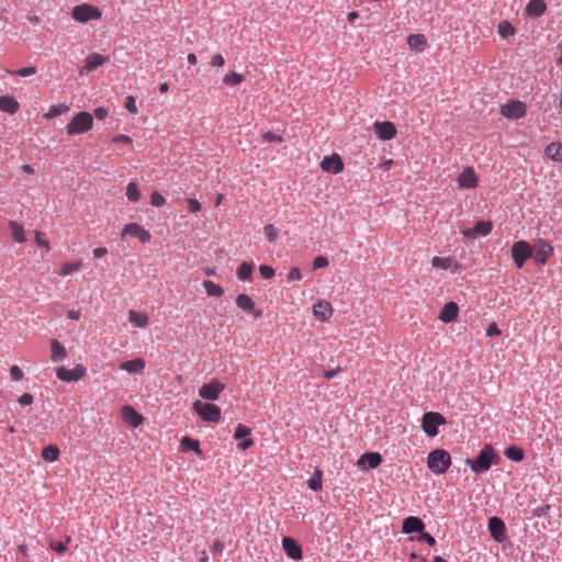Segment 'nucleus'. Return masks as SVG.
Instances as JSON below:
<instances>
[{
    "label": "nucleus",
    "mask_w": 562,
    "mask_h": 562,
    "mask_svg": "<svg viewBox=\"0 0 562 562\" xmlns=\"http://www.w3.org/2000/svg\"><path fill=\"white\" fill-rule=\"evenodd\" d=\"M497 454L494 449L486 445L480 451L479 456L474 459L468 458L465 463L471 468L474 473H483L490 470L493 461L497 459Z\"/></svg>",
    "instance_id": "1"
},
{
    "label": "nucleus",
    "mask_w": 562,
    "mask_h": 562,
    "mask_svg": "<svg viewBox=\"0 0 562 562\" xmlns=\"http://www.w3.org/2000/svg\"><path fill=\"white\" fill-rule=\"evenodd\" d=\"M450 464V453L443 449H435L427 457L428 469L436 474H443Z\"/></svg>",
    "instance_id": "2"
},
{
    "label": "nucleus",
    "mask_w": 562,
    "mask_h": 562,
    "mask_svg": "<svg viewBox=\"0 0 562 562\" xmlns=\"http://www.w3.org/2000/svg\"><path fill=\"white\" fill-rule=\"evenodd\" d=\"M93 124V115L89 112L81 111L72 116L66 126L67 135L74 136L82 134L91 130Z\"/></svg>",
    "instance_id": "3"
},
{
    "label": "nucleus",
    "mask_w": 562,
    "mask_h": 562,
    "mask_svg": "<svg viewBox=\"0 0 562 562\" xmlns=\"http://www.w3.org/2000/svg\"><path fill=\"white\" fill-rule=\"evenodd\" d=\"M71 16L74 20L80 23H87L91 20H99L102 16V12L95 5L83 3L72 8Z\"/></svg>",
    "instance_id": "4"
},
{
    "label": "nucleus",
    "mask_w": 562,
    "mask_h": 562,
    "mask_svg": "<svg viewBox=\"0 0 562 562\" xmlns=\"http://www.w3.org/2000/svg\"><path fill=\"white\" fill-rule=\"evenodd\" d=\"M533 248L526 240H518L512 246V258L515 266L520 269L529 258H532Z\"/></svg>",
    "instance_id": "5"
},
{
    "label": "nucleus",
    "mask_w": 562,
    "mask_h": 562,
    "mask_svg": "<svg viewBox=\"0 0 562 562\" xmlns=\"http://www.w3.org/2000/svg\"><path fill=\"white\" fill-rule=\"evenodd\" d=\"M447 423L446 418L437 412H426L422 418V428L429 437L438 435V427Z\"/></svg>",
    "instance_id": "6"
},
{
    "label": "nucleus",
    "mask_w": 562,
    "mask_h": 562,
    "mask_svg": "<svg viewBox=\"0 0 562 562\" xmlns=\"http://www.w3.org/2000/svg\"><path fill=\"white\" fill-rule=\"evenodd\" d=\"M193 407L199 416L205 422L217 423L221 419V408L215 404L195 401Z\"/></svg>",
    "instance_id": "7"
},
{
    "label": "nucleus",
    "mask_w": 562,
    "mask_h": 562,
    "mask_svg": "<svg viewBox=\"0 0 562 562\" xmlns=\"http://www.w3.org/2000/svg\"><path fill=\"white\" fill-rule=\"evenodd\" d=\"M532 248V259L539 266H544L554 252L552 245L542 238H538Z\"/></svg>",
    "instance_id": "8"
},
{
    "label": "nucleus",
    "mask_w": 562,
    "mask_h": 562,
    "mask_svg": "<svg viewBox=\"0 0 562 562\" xmlns=\"http://www.w3.org/2000/svg\"><path fill=\"white\" fill-rule=\"evenodd\" d=\"M527 106L519 100H510L501 106V114L508 120H518L526 115Z\"/></svg>",
    "instance_id": "9"
},
{
    "label": "nucleus",
    "mask_w": 562,
    "mask_h": 562,
    "mask_svg": "<svg viewBox=\"0 0 562 562\" xmlns=\"http://www.w3.org/2000/svg\"><path fill=\"white\" fill-rule=\"evenodd\" d=\"M487 528L491 537L497 543H504L507 540V528L503 519L493 516L488 519Z\"/></svg>",
    "instance_id": "10"
},
{
    "label": "nucleus",
    "mask_w": 562,
    "mask_h": 562,
    "mask_svg": "<svg viewBox=\"0 0 562 562\" xmlns=\"http://www.w3.org/2000/svg\"><path fill=\"white\" fill-rule=\"evenodd\" d=\"M87 369L82 364H77L72 370L61 366L56 369V376L64 382L79 381L86 374Z\"/></svg>",
    "instance_id": "11"
},
{
    "label": "nucleus",
    "mask_w": 562,
    "mask_h": 562,
    "mask_svg": "<svg viewBox=\"0 0 562 562\" xmlns=\"http://www.w3.org/2000/svg\"><path fill=\"white\" fill-rule=\"evenodd\" d=\"M225 389V385L218 380H213L210 383L203 384L199 390V395L204 400L215 401L218 398L220 393Z\"/></svg>",
    "instance_id": "12"
},
{
    "label": "nucleus",
    "mask_w": 562,
    "mask_h": 562,
    "mask_svg": "<svg viewBox=\"0 0 562 562\" xmlns=\"http://www.w3.org/2000/svg\"><path fill=\"white\" fill-rule=\"evenodd\" d=\"M321 168L326 172L337 175L342 171L344 162L339 155L334 154L323 158Z\"/></svg>",
    "instance_id": "13"
},
{
    "label": "nucleus",
    "mask_w": 562,
    "mask_h": 562,
    "mask_svg": "<svg viewBox=\"0 0 562 562\" xmlns=\"http://www.w3.org/2000/svg\"><path fill=\"white\" fill-rule=\"evenodd\" d=\"M460 189H474L477 186V177L472 167H467L457 178Z\"/></svg>",
    "instance_id": "14"
},
{
    "label": "nucleus",
    "mask_w": 562,
    "mask_h": 562,
    "mask_svg": "<svg viewBox=\"0 0 562 562\" xmlns=\"http://www.w3.org/2000/svg\"><path fill=\"white\" fill-rule=\"evenodd\" d=\"M130 235L138 238L142 243H148L151 239V235L148 231L143 228L137 223H130L125 225L122 231V236Z\"/></svg>",
    "instance_id": "15"
},
{
    "label": "nucleus",
    "mask_w": 562,
    "mask_h": 562,
    "mask_svg": "<svg viewBox=\"0 0 562 562\" xmlns=\"http://www.w3.org/2000/svg\"><path fill=\"white\" fill-rule=\"evenodd\" d=\"M493 229L491 221H477L472 228L465 229L463 235L467 238H475L476 236H487Z\"/></svg>",
    "instance_id": "16"
},
{
    "label": "nucleus",
    "mask_w": 562,
    "mask_h": 562,
    "mask_svg": "<svg viewBox=\"0 0 562 562\" xmlns=\"http://www.w3.org/2000/svg\"><path fill=\"white\" fill-rule=\"evenodd\" d=\"M282 548L286 555L292 560H301L303 558L301 546L291 537H284L282 539Z\"/></svg>",
    "instance_id": "17"
},
{
    "label": "nucleus",
    "mask_w": 562,
    "mask_h": 562,
    "mask_svg": "<svg viewBox=\"0 0 562 562\" xmlns=\"http://www.w3.org/2000/svg\"><path fill=\"white\" fill-rule=\"evenodd\" d=\"M374 126L380 139L390 140L396 135V127L392 122H375Z\"/></svg>",
    "instance_id": "18"
},
{
    "label": "nucleus",
    "mask_w": 562,
    "mask_h": 562,
    "mask_svg": "<svg viewBox=\"0 0 562 562\" xmlns=\"http://www.w3.org/2000/svg\"><path fill=\"white\" fill-rule=\"evenodd\" d=\"M458 314H459L458 304L453 301H450L443 305V307L441 308V311L439 313L438 318L442 323L448 324V323L453 322L458 317Z\"/></svg>",
    "instance_id": "19"
},
{
    "label": "nucleus",
    "mask_w": 562,
    "mask_h": 562,
    "mask_svg": "<svg viewBox=\"0 0 562 562\" xmlns=\"http://www.w3.org/2000/svg\"><path fill=\"white\" fill-rule=\"evenodd\" d=\"M236 305L241 311L254 314L256 318L261 316V312L255 310V302L247 294H238L236 297Z\"/></svg>",
    "instance_id": "20"
},
{
    "label": "nucleus",
    "mask_w": 562,
    "mask_h": 562,
    "mask_svg": "<svg viewBox=\"0 0 562 562\" xmlns=\"http://www.w3.org/2000/svg\"><path fill=\"white\" fill-rule=\"evenodd\" d=\"M313 313L316 318L327 321L331 317L334 308L327 301L321 300L313 305Z\"/></svg>",
    "instance_id": "21"
},
{
    "label": "nucleus",
    "mask_w": 562,
    "mask_h": 562,
    "mask_svg": "<svg viewBox=\"0 0 562 562\" xmlns=\"http://www.w3.org/2000/svg\"><path fill=\"white\" fill-rule=\"evenodd\" d=\"M425 525L419 517L409 516L403 520V532L404 533H414V532H423Z\"/></svg>",
    "instance_id": "22"
},
{
    "label": "nucleus",
    "mask_w": 562,
    "mask_h": 562,
    "mask_svg": "<svg viewBox=\"0 0 562 562\" xmlns=\"http://www.w3.org/2000/svg\"><path fill=\"white\" fill-rule=\"evenodd\" d=\"M383 459L379 452H366L359 460L358 465H367L369 469H375L382 463Z\"/></svg>",
    "instance_id": "23"
},
{
    "label": "nucleus",
    "mask_w": 562,
    "mask_h": 562,
    "mask_svg": "<svg viewBox=\"0 0 562 562\" xmlns=\"http://www.w3.org/2000/svg\"><path fill=\"white\" fill-rule=\"evenodd\" d=\"M122 417L126 423L131 424L134 427L139 426L144 420V417L130 405L123 406Z\"/></svg>",
    "instance_id": "24"
},
{
    "label": "nucleus",
    "mask_w": 562,
    "mask_h": 562,
    "mask_svg": "<svg viewBox=\"0 0 562 562\" xmlns=\"http://www.w3.org/2000/svg\"><path fill=\"white\" fill-rule=\"evenodd\" d=\"M547 10V4L543 0H530L526 5V12L529 16L539 18Z\"/></svg>",
    "instance_id": "25"
},
{
    "label": "nucleus",
    "mask_w": 562,
    "mask_h": 562,
    "mask_svg": "<svg viewBox=\"0 0 562 562\" xmlns=\"http://www.w3.org/2000/svg\"><path fill=\"white\" fill-rule=\"evenodd\" d=\"M19 108H20V104L13 97H10V95L0 97V111L12 115L19 111Z\"/></svg>",
    "instance_id": "26"
},
{
    "label": "nucleus",
    "mask_w": 562,
    "mask_h": 562,
    "mask_svg": "<svg viewBox=\"0 0 562 562\" xmlns=\"http://www.w3.org/2000/svg\"><path fill=\"white\" fill-rule=\"evenodd\" d=\"M50 359L53 362H60L67 357L66 348L57 339L50 340Z\"/></svg>",
    "instance_id": "27"
},
{
    "label": "nucleus",
    "mask_w": 562,
    "mask_h": 562,
    "mask_svg": "<svg viewBox=\"0 0 562 562\" xmlns=\"http://www.w3.org/2000/svg\"><path fill=\"white\" fill-rule=\"evenodd\" d=\"M106 60H108V58L104 57L103 55L93 53V54H90L89 56H87V58L85 60L83 68L87 71H92V70L97 69L98 67L102 66Z\"/></svg>",
    "instance_id": "28"
},
{
    "label": "nucleus",
    "mask_w": 562,
    "mask_h": 562,
    "mask_svg": "<svg viewBox=\"0 0 562 562\" xmlns=\"http://www.w3.org/2000/svg\"><path fill=\"white\" fill-rule=\"evenodd\" d=\"M145 368V361L142 358H135L121 363L120 369L128 373H139Z\"/></svg>",
    "instance_id": "29"
},
{
    "label": "nucleus",
    "mask_w": 562,
    "mask_h": 562,
    "mask_svg": "<svg viewBox=\"0 0 562 562\" xmlns=\"http://www.w3.org/2000/svg\"><path fill=\"white\" fill-rule=\"evenodd\" d=\"M546 156L557 162H562V143H550L544 149Z\"/></svg>",
    "instance_id": "30"
},
{
    "label": "nucleus",
    "mask_w": 562,
    "mask_h": 562,
    "mask_svg": "<svg viewBox=\"0 0 562 562\" xmlns=\"http://www.w3.org/2000/svg\"><path fill=\"white\" fill-rule=\"evenodd\" d=\"M128 322L135 327L143 328L148 324V316L144 313L131 310L128 312Z\"/></svg>",
    "instance_id": "31"
},
{
    "label": "nucleus",
    "mask_w": 562,
    "mask_h": 562,
    "mask_svg": "<svg viewBox=\"0 0 562 562\" xmlns=\"http://www.w3.org/2000/svg\"><path fill=\"white\" fill-rule=\"evenodd\" d=\"M407 44L411 48L422 52L426 46V37L423 34H411L407 37Z\"/></svg>",
    "instance_id": "32"
},
{
    "label": "nucleus",
    "mask_w": 562,
    "mask_h": 562,
    "mask_svg": "<svg viewBox=\"0 0 562 562\" xmlns=\"http://www.w3.org/2000/svg\"><path fill=\"white\" fill-rule=\"evenodd\" d=\"M504 456L512 461L520 462L524 460L525 453L520 447L513 445L505 449Z\"/></svg>",
    "instance_id": "33"
},
{
    "label": "nucleus",
    "mask_w": 562,
    "mask_h": 562,
    "mask_svg": "<svg viewBox=\"0 0 562 562\" xmlns=\"http://www.w3.org/2000/svg\"><path fill=\"white\" fill-rule=\"evenodd\" d=\"M9 228L12 238L18 243H24L26 240L24 228L14 221L9 222Z\"/></svg>",
    "instance_id": "34"
},
{
    "label": "nucleus",
    "mask_w": 562,
    "mask_h": 562,
    "mask_svg": "<svg viewBox=\"0 0 562 562\" xmlns=\"http://www.w3.org/2000/svg\"><path fill=\"white\" fill-rule=\"evenodd\" d=\"M182 451H194L198 454H202L200 449V442L190 437H183L180 441Z\"/></svg>",
    "instance_id": "35"
},
{
    "label": "nucleus",
    "mask_w": 562,
    "mask_h": 562,
    "mask_svg": "<svg viewBox=\"0 0 562 562\" xmlns=\"http://www.w3.org/2000/svg\"><path fill=\"white\" fill-rule=\"evenodd\" d=\"M203 288L209 296H222L224 294V290L220 284L214 283L211 280L203 281Z\"/></svg>",
    "instance_id": "36"
},
{
    "label": "nucleus",
    "mask_w": 562,
    "mask_h": 562,
    "mask_svg": "<svg viewBox=\"0 0 562 562\" xmlns=\"http://www.w3.org/2000/svg\"><path fill=\"white\" fill-rule=\"evenodd\" d=\"M255 265L252 262H243L237 269V278L241 281L250 279Z\"/></svg>",
    "instance_id": "37"
},
{
    "label": "nucleus",
    "mask_w": 562,
    "mask_h": 562,
    "mask_svg": "<svg viewBox=\"0 0 562 562\" xmlns=\"http://www.w3.org/2000/svg\"><path fill=\"white\" fill-rule=\"evenodd\" d=\"M322 480L323 472L319 469H316L314 474L307 481L308 488L314 492L319 491L322 488Z\"/></svg>",
    "instance_id": "38"
},
{
    "label": "nucleus",
    "mask_w": 562,
    "mask_h": 562,
    "mask_svg": "<svg viewBox=\"0 0 562 562\" xmlns=\"http://www.w3.org/2000/svg\"><path fill=\"white\" fill-rule=\"evenodd\" d=\"M58 456L59 449L54 445L46 446L42 451V458L45 461L54 462L57 460Z\"/></svg>",
    "instance_id": "39"
},
{
    "label": "nucleus",
    "mask_w": 562,
    "mask_h": 562,
    "mask_svg": "<svg viewBox=\"0 0 562 562\" xmlns=\"http://www.w3.org/2000/svg\"><path fill=\"white\" fill-rule=\"evenodd\" d=\"M68 110H69V108L65 103L53 104L49 108L48 112L45 114V117L50 120L53 117H56V116H59V115L66 113Z\"/></svg>",
    "instance_id": "40"
},
{
    "label": "nucleus",
    "mask_w": 562,
    "mask_h": 562,
    "mask_svg": "<svg viewBox=\"0 0 562 562\" xmlns=\"http://www.w3.org/2000/svg\"><path fill=\"white\" fill-rule=\"evenodd\" d=\"M126 198L131 202H137L140 199V191L136 182H130L126 187Z\"/></svg>",
    "instance_id": "41"
},
{
    "label": "nucleus",
    "mask_w": 562,
    "mask_h": 562,
    "mask_svg": "<svg viewBox=\"0 0 562 562\" xmlns=\"http://www.w3.org/2000/svg\"><path fill=\"white\" fill-rule=\"evenodd\" d=\"M243 81H244V76L238 72H235V71H232V72L225 75L223 78V82L226 86H231V87L238 86Z\"/></svg>",
    "instance_id": "42"
},
{
    "label": "nucleus",
    "mask_w": 562,
    "mask_h": 562,
    "mask_svg": "<svg viewBox=\"0 0 562 562\" xmlns=\"http://www.w3.org/2000/svg\"><path fill=\"white\" fill-rule=\"evenodd\" d=\"M71 542V537L66 536L64 541L55 542L50 541L49 547L57 553H64L67 550V546Z\"/></svg>",
    "instance_id": "43"
},
{
    "label": "nucleus",
    "mask_w": 562,
    "mask_h": 562,
    "mask_svg": "<svg viewBox=\"0 0 562 562\" xmlns=\"http://www.w3.org/2000/svg\"><path fill=\"white\" fill-rule=\"evenodd\" d=\"M498 33L503 38H506L509 35H514L515 29L509 22L503 21L498 24Z\"/></svg>",
    "instance_id": "44"
},
{
    "label": "nucleus",
    "mask_w": 562,
    "mask_h": 562,
    "mask_svg": "<svg viewBox=\"0 0 562 562\" xmlns=\"http://www.w3.org/2000/svg\"><path fill=\"white\" fill-rule=\"evenodd\" d=\"M81 267V262H66L63 265L61 274L69 276L75 271H78Z\"/></svg>",
    "instance_id": "45"
},
{
    "label": "nucleus",
    "mask_w": 562,
    "mask_h": 562,
    "mask_svg": "<svg viewBox=\"0 0 562 562\" xmlns=\"http://www.w3.org/2000/svg\"><path fill=\"white\" fill-rule=\"evenodd\" d=\"M251 432V429L243 424H238L236 429H235V434H234V438L235 439H243V438H246L250 435Z\"/></svg>",
    "instance_id": "46"
},
{
    "label": "nucleus",
    "mask_w": 562,
    "mask_h": 562,
    "mask_svg": "<svg viewBox=\"0 0 562 562\" xmlns=\"http://www.w3.org/2000/svg\"><path fill=\"white\" fill-rule=\"evenodd\" d=\"M551 506L549 504L540 505L532 509V516L540 518L549 515Z\"/></svg>",
    "instance_id": "47"
},
{
    "label": "nucleus",
    "mask_w": 562,
    "mask_h": 562,
    "mask_svg": "<svg viewBox=\"0 0 562 562\" xmlns=\"http://www.w3.org/2000/svg\"><path fill=\"white\" fill-rule=\"evenodd\" d=\"M10 74L12 75H18L20 77H29V76H33L36 74V68L33 67V66H30V67H23V68H20L15 71H10Z\"/></svg>",
    "instance_id": "48"
},
{
    "label": "nucleus",
    "mask_w": 562,
    "mask_h": 562,
    "mask_svg": "<svg viewBox=\"0 0 562 562\" xmlns=\"http://www.w3.org/2000/svg\"><path fill=\"white\" fill-rule=\"evenodd\" d=\"M166 203V199L157 191L150 195V204L156 207H160Z\"/></svg>",
    "instance_id": "49"
},
{
    "label": "nucleus",
    "mask_w": 562,
    "mask_h": 562,
    "mask_svg": "<svg viewBox=\"0 0 562 562\" xmlns=\"http://www.w3.org/2000/svg\"><path fill=\"white\" fill-rule=\"evenodd\" d=\"M265 234L269 241H274L278 237V229L272 225L268 224L263 227Z\"/></svg>",
    "instance_id": "50"
},
{
    "label": "nucleus",
    "mask_w": 562,
    "mask_h": 562,
    "mask_svg": "<svg viewBox=\"0 0 562 562\" xmlns=\"http://www.w3.org/2000/svg\"><path fill=\"white\" fill-rule=\"evenodd\" d=\"M124 108L130 112V113H137V106H136V100L133 95H127L126 99H125V103H124Z\"/></svg>",
    "instance_id": "51"
},
{
    "label": "nucleus",
    "mask_w": 562,
    "mask_h": 562,
    "mask_svg": "<svg viewBox=\"0 0 562 562\" xmlns=\"http://www.w3.org/2000/svg\"><path fill=\"white\" fill-rule=\"evenodd\" d=\"M329 265V261L326 257L318 256L313 260V270L326 268Z\"/></svg>",
    "instance_id": "52"
},
{
    "label": "nucleus",
    "mask_w": 562,
    "mask_h": 562,
    "mask_svg": "<svg viewBox=\"0 0 562 562\" xmlns=\"http://www.w3.org/2000/svg\"><path fill=\"white\" fill-rule=\"evenodd\" d=\"M259 272L263 279H270L274 276V269L267 265H261L259 267Z\"/></svg>",
    "instance_id": "53"
},
{
    "label": "nucleus",
    "mask_w": 562,
    "mask_h": 562,
    "mask_svg": "<svg viewBox=\"0 0 562 562\" xmlns=\"http://www.w3.org/2000/svg\"><path fill=\"white\" fill-rule=\"evenodd\" d=\"M10 375L13 381H20L23 379V372L18 366H12L10 368Z\"/></svg>",
    "instance_id": "54"
},
{
    "label": "nucleus",
    "mask_w": 562,
    "mask_h": 562,
    "mask_svg": "<svg viewBox=\"0 0 562 562\" xmlns=\"http://www.w3.org/2000/svg\"><path fill=\"white\" fill-rule=\"evenodd\" d=\"M302 279V272L299 268H292L288 274V281H300Z\"/></svg>",
    "instance_id": "55"
},
{
    "label": "nucleus",
    "mask_w": 562,
    "mask_h": 562,
    "mask_svg": "<svg viewBox=\"0 0 562 562\" xmlns=\"http://www.w3.org/2000/svg\"><path fill=\"white\" fill-rule=\"evenodd\" d=\"M35 243L37 244V246L44 248L46 251H48L50 249L48 240L43 239L41 237V233L40 232L35 233Z\"/></svg>",
    "instance_id": "56"
},
{
    "label": "nucleus",
    "mask_w": 562,
    "mask_h": 562,
    "mask_svg": "<svg viewBox=\"0 0 562 562\" xmlns=\"http://www.w3.org/2000/svg\"><path fill=\"white\" fill-rule=\"evenodd\" d=\"M33 400L34 398H33L32 394L23 393L22 395L19 396L18 402H19V404L26 406V405H31L33 403Z\"/></svg>",
    "instance_id": "57"
},
{
    "label": "nucleus",
    "mask_w": 562,
    "mask_h": 562,
    "mask_svg": "<svg viewBox=\"0 0 562 562\" xmlns=\"http://www.w3.org/2000/svg\"><path fill=\"white\" fill-rule=\"evenodd\" d=\"M108 110L103 106H99L94 110L93 115L97 120L102 121L108 117Z\"/></svg>",
    "instance_id": "58"
},
{
    "label": "nucleus",
    "mask_w": 562,
    "mask_h": 562,
    "mask_svg": "<svg viewBox=\"0 0 562 562\" xmlns=\"http://www.w3.org/2000/svg\"><path fill=\"white\" fill-rule=\"evenodd\" d=\"M501 334H502V331H501V329L498 328V326L495 323L490 324L487 326V328H486V336L487 337L498 336Z\"/></svg>",
    "instance_id": "59"
},
{
    "label": "nucleus",
    "mask_w": 562,
    "mask_h": 562,
    "mask_svg": "<svg viewBox=\"0 0 562 562\" xmlns=\"http://www.w3.org/2000/svg\"><path fill=\"white\" fill-rule=\"evenodd\" d=\"M188 210L192 213H196L201 210V203L195 199L188 200Z\"/></svg>",
    "instance_id": "60"
},
{
    "label": "nucleus",
    "mask_w": 562,
    "mask_h": 562,
    "mask_svg": "<svg viewBox=\"0 0 562 562\" xmlns=\"http://www.w3.org/2000/svg\"><path fill=\"white\" fill-rule=\"evenodd\" d=\"M224 64H225V59H224V57L221 54H215L211 58V65L213 67H222V66H224Z\"/></svg>",
    "instance_id": "61"
},
{
    "label": "nucleus",
    "mask_w": 562,
    "mask_h": 562,
    "mask_svg": "<svg viewBox=\"0 0 562 562\" xmlns=\"http://www.w3.org/2000/svg\"><path fill=\"white\" fill-rule=\"evenodd\" d=\"M447 260L448 259H443V258H440V257H434L432 260H431V263H432L434 267L447 269L448 268Z\"/></svg>",
    "instance_id": "62"
},
{
    "label": "nucleus",
    "mask_w": 562,
    "mask_h": 562,
    "mask_svg": "<svg viewBox=\"0 0 562 562\" xmlns=\"http://www.w3.org/2000/svg\"><path fill=\"white\" fill-rule=\"evenodd\" d=\"M419 541H425L429 546L436 544V539L428 532H423L422 536L418 538Z\"/></svg>",
    "instance_id": "63"
},
{
    "label": "nucleus",
    "mask_w": 562,
    "mask_h": 562,
    "mask_svg": "<svg viewBox=\"0 0 562 562\" xmlns=\"http://www.w3.org/2000/svg\"><path fill=\"white\" fill-rule=\"evenodd\" d=\"M112 142L113 143H125V144H131L132 143V138L127 135H124V134H120V135H116L112 138Z\"/></svg>",
    "instance_id": "64"
}]
</instances>
